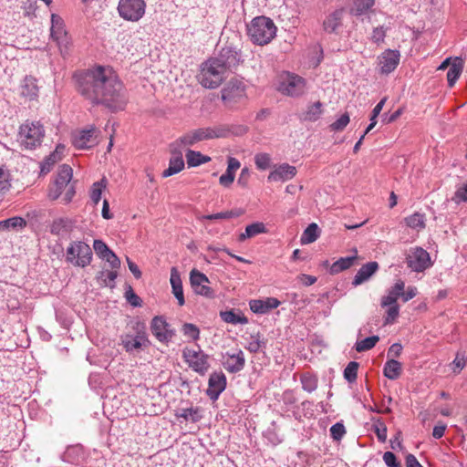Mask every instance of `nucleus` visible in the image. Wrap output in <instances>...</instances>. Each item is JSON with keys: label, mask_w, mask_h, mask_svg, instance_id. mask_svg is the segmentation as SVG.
I'll list each match as a JSON object with an SVG mask.
<instances>
[{"label": "nucleus", "mask_w": 467, "mask_h": 467, "mask_svg": "<svg viewBox=\"0 0 467 467\" xmlns=\"http://www.w3.org/2000/svg\"><path fill=\"white\" fill-rule=\"evenodd\" d=\"M77 89L94 105L111 111L124 109L128 98L123 84L110 69L101 66L74 74Z\"/></svg>", "instance_id": "nucleus-1"}, {"label": "nucleus", "mask_w": 467, "mask_h": 467, "mask_svg": "<svg viewBox=\"0 0 467 467\" xmlns=\"http://www.w3.org/2000/svg\"><path fill=\"white\" fill-rule=\"evenodd\" d=\"M231 130L226 125H216L213 127L198 128L191 130L179 137L172 143L174 147L181 149L193 147L197 143L219 138H226Z\"/></svg>", "instance_id": "nucleus-2"}, {"label": "nucleus", "mask_w": 467, "mask_h": 467, "mask_svg": "<svg viewBox=\"0 0 467 467\" xmlns=\"http://www.w3.org/2000/svg\"><path fill=\"white\" fill-rule=\"evenodd\" d=\"M247 33L254 44L264 46L275 36L276 26L271 18L256 16L247 26Z\"/></svg>", "instance_id": "nucleus-3"}, {"label": "nucleus", "mask_w": 467, "mask_h": 467, "mask_svg": "<svg viewBox=\"0 0 467 467\" xmlns=\"http://www.w3.org/2000/svg\"><path fill=\"white\" fill-rule=\"evenodd\" d=\"M45 137V130L39 121H26L19 128L18 142L25 150L39 147Z\"/></svg>", "instance_id": "nucleus-4"}, {"label": "nucleus", "mask_w": 467, "mask_h": 467, "mask_svg": "<svg viewBox=\"0 0 467 467\" xmlns=\"http://www.w3.org/2000/svg\"><path fill=\"white\" fill-rule=\"evenodd\" d=\"M227 73L213 57H210L201 66L199 81L206 88H216L226 78Z\"/></svg>", "instance_id": "nucleus-5"}, {"label": "nucleus", "mask_w": 467, "mask_h": 467, "mask_svg": "<svg viewBox=\"0 0 467 467\" xmlns=\"http://www.w3.org/2000/svg\"><path fill=\"white\" fill-rule=\"evenodd\" d=\"M133 329L134 334L126 333L120 336L121 345L128 353L139 351L150 344L144 323L136 322Z\"/></svg>", "instance_id": "nucleus-6"}, {"label": "nucleus", "mask_w": 467, "mask_h": 467, "mask_svg": "<svg viewBox=\"0 0 467 467\" xmlns=\"http://www.w3.org/2000/svg\"><path fill=\"white\" fill-rule=\"evenodd\" d=\"M92 250L82 241H74L67 248L66 260L67 263L78 267H86L92 261Z\"/></svg>", "instance_id": "nucleus-7"}, {"label": "nucleus", "mask_w": 467, "mask_h": 467, "mask_svg": "<svg viewBox=\"0 0 467 467\" xmlns=\"http://www.w3.org/2000/svg\"><path fill=\"white\" fill-rule=\"evenodd\" d=\"M182 358L189 368L200 375H205L210 368V357L201 349L199 345H197V349L184 348Z\"/></svg>", "instance_id": "nucleus-8"}, {"label": "nucleus", "mask_w": 467, "mask_h": 467, "mask_svg": "<svg viewBox=\"0 0 467 467\" xmlns=\"http://www.w3.org/2000/svg\"><path fill=\"white\" fill-rule=\"evenodd\" d=\"M50 36L56 42L62 56L68 54L72 41L66 30L64 20L56 14L51 15Z\"/></svg>", "instance_id": "nucleus-9"}, {"label": "nucleus", "mask_w": 467, "mask_h": 467, "mask_svg": "<svg viewBox=\"0 0 467 467\" xmlns=\"http://www.w3.org/2000/svg\"><path fill=\"white\" fill-rule=\"evenodd\" d=\"M146 3L144 0H119L118 12L119 16L130 22H138L145 14Z\"/></svg>", "instance_id": "nucleus-10"}, {"label": "nucleus", "mask_w": 467, "mask_h": 467, "mask_svg": "<svg viewBox=\"0 0 467 467\" xmlns=\"http://www.w3.org/2000/svg\"><path fill=\"white\" fill-rule=\"evenodd\" d=\"M407 266L414 272H423L431 265L430 254L421 247L416 246L406 254Z\"/></svg>", "instance_id": "nucleus-11"}, {"label": "nucleus", "mask_w": 467, "mask_h": 467, "mask_svg": "<svg viewBox=\"0 0 467 467\" xmlns=\"http://www.w3.org/2000/svg\"><path fill=\"white\" fill-rule=\"evenodd\" d=\"M244 97L245 85L237 78H232L222 89V99L229 107H232Z\"/></svg>", "instance_id": "nucleus-12"}, {"label": "nucleus", "mask_w": 467, "mask_h": 467, "mask_svg": "<svg viewBox=\"0 0 467 467\" xmlns=\"http://www.w3.org/2000/svg\"><path fill=\"white\" fill-rule=\"evenodd\" d=\"M279 90L287 96L299 97L306 92V82L302 77L287 74L280 82Z\"/></svg>", "instance_id": "nucleus-13"}, {"label": "nucleus", "mask_w": 467, "mask_h": 467, "mask_svg": "<svg viewBox=\"0 0 467 467\" xmlns=\"http://www.w3.org/2000/svg\"><path fill=\"white\" fill-rule=\"evenodd\" d=\"M73 176L72 168L64 164L59 168L54 183L49 187L48 197L57 200L68 186Z\"/></svg>", "instance_id": "nucleus-14"}, {"label": "nucleus", "mask_w": 467, "mask_h": 467, "mask_svg": "<svg viewBox=\"0 0 467 467\" xmlns=\"http://www.w3.org/2000/svg\"><path fill=\"white\" fill-rule=\"evenodd\" d=\"M190 284L195 294L207 298H213L215 296L214 290L209 286V278L197 269H192L190 272Z\"/></svg>", "instance_id": "nucleus-15"}, {"label": "nucleus", "mask_w": 467, "mask_h": 467, "mask_svg": "<svg viewBox=\"0 0 467 467\" xmlns=\"http://www.w3.org/2000/svg\"><path fill=\"white\" fill-rule=\"evenodd\" d=\"M98 133L96 127L90 125L88 129L76 131L72 137V143L79 150L89 149L98 143Z\"/></svg>", "instance_id": "nucleus-16"}, {"label": "nucleus", "mask_w": 467, "mask_h": 467, "mask_svg": "<svg viewBox=\"0 0 467 467\" xmlns=\"http://www.w3.org/2000/svg\"><path fill=\"white\" fill-rule=\"evenodd\" d=\"M215 59L227 72L232 71L241 62L240 51L233 47H223L216 57Z\"/></svg>", "instance_id": "nucleus-17"}, {"label": "nucleus", "mask_w": 467, "mask_h": 467, "mask_svg": "<svg viewBox=\"0 0 467 467\" xmlns=\"http://www.w3.org/2000/svg\"><path fill=\"white\" fill-rule=\"evenodd\" d=\"M150 330L153 336L162 343L171 341L174 336V331L170 328V325L163 317H155L152 318Z\"/></svg>", "instance_id": "nucleus-18"}, {"label": "nucleus", "mask_w": 467, "mask_h": 467, "mask_svg": "<svg viewBox=\"0 0 467 467\" xmlns=\"http://www.w3.org/2000/svg\"><path fill=\"white\" fill-rule=\"evenodd\" d=\"M400 53L398 50L387 49L379 57V66L381 74L388 75L398 67Z\"/></svg>", "instance_id": "nucleus-19"}, {"label": "nucleus", "mask_w": 467, "mask_h": 467, "mask_svg": "<svg viewBox=\"0 0 467 467\" xmlns=\"http://www.w3.org/2000/svg\"><path fill=\"white\" fill-rule=\"evenodd\" d=\"M226 377L223 372H213L208 380L207 396L213 401L217 400L220 394L226 388Z\"/></svg>", "instance_id": "nucleus-20"}, {"label": "nucleus", "mask_w": 467, "mask_h": 467, "mask_svg": "<svg viewBox=\"0 0 467 467\" xmlns=\"http://www.w3.org/2000/svg\"><path fill=\"white\" fill-rule=\"evenodd\" d=\"M170 151L171 158L169 161V167L162 171V177L167 178L174 174L179 173L184 168V161L182 158V150L177 147H174L173 143L170 144Z\"/></svg>", "instance_id": "nucleus-21"}, {"label": "nucleus", "mask_w": 467, "mask_h": 467, "mask_svg": "<svg viewBox=\"0 0 467 467\" xmlns=\"http://www.w3.org/2000/svg\"><path fill=\"white\" fill-rule=\"evenodd\" d=\"M296 168L288 163L280 164L269 173L267 179L269 182H286L296 175Z\"/></svg>", "instance_id": "nucleus-22"}, {"label": "nucleus", "mask_w": 467, "mask_h": 467, "mask_svg": "<svg viewBox=\"0 0 467 467\" xmlns=\"http://www.w3.org/2000/svg\"><path fill=\"white\" fill-rule=\"evenodd\" d=\"M281 302L275 297H266L265 299H252L249 301V306L254 314L265 315L272 309L277 308Z\"/></svg>", "instance_id": "nucleus-23"}, {"label": "nucleus", "mask_w": 467, "mask_h": 467, "mask_svg": "<svg viewBox=\"0 0 467 467\" xmlns=\"http://www.w3.org/2000/svg\"><path fill=\"white\" fill-rule=\"evenodd\" d=\"M224 368L230 373H237L241 371L245 365V358L244 352L239 349L236 353L227 352L223 361Z\"/></svg>", "instance_id": "nucleus-24"}, {"label": "nucleus", "mask_w": 467, "mask_h": 467, "mask_svg": "<svg viewBox=\"0 0 467 467\" xmlns=\"http://www.w3.org/2000/svg\"><path fill=\"white\" fill-rule=\"evenodd\" d=\"M379 268V265L376 261H371L363 265L354 276L352 285L358 286L367 282L374 274H376Z\"/></svg>", "instance_id": "nucleus-25"}, {"label": "nucleus", "mask_w": 467, "mask_h": 467, "mask_svg": "<svg viewBox=\"0 0 467 467\" xmlns=\"http://www.w3.org/2000/svg\"><path fill=\"white\" fill-rule=\"evenodd\" d=\"M170 283L172 289V294L178 301L179 306H183L185 304L184 295H183V287L182 281L181 278V275L176 267H171V277Z\"/></svg>", "instance_id": "nucleus-26"}, {"label": "nucleus", "mask_w": 467, "mask_h": 467, "mask_svg": "<svg viewBox=\"0 0 467 467\" xmlns=\"http://www.w3.org/2000/svg\"><path fill=\"white\" fill-rule=\"evenodd\" d=\"M405 283L402 280H398L394 285L388 289L387 295L381 297L380 306L386 307L389 305L398 304V298L403 294Z\"/></svg>", "instance_id": "nucleus-27"}, {"label": "nucleus", "mask_w": 467, "mask_h": 467, "mask_svg": "<svg viewBox=\"0 0 467 467\" xmlns=\"http://www.w3.org/2000/svg\"><path fill=\"white\" fill-rule=\"evenodd\" d=\"M227 169L225 173L222 174L219 178V182L223 187H229L234 181L235 171L240 168V161L234 158L229 157L227 161Z\"/></svg>", "instance_id": "nucleus-28"}, {"label": "nucleus", "mask_w": 467, "mask_h": 467, "mask_svg": "<svg viewBox=\"0 0 467 467\" xmlns=\"http://www.w3.org/2000/svg\"><path fill=\"white\" fill-rule=\"evenodd\" d=\"M75 223L67 217L57 218L53 221L50 226V232L52 234L62 236L67 233H70L74 228Z\"/></svg>", "instance_id": "nucleus-29"}, {"label": "nucleus", "mask_w": 467, "mask_h": 467, "mask_svg": "<svg viewBox=\"0 0 467 467\" xmlns=\"http://www.w3.org/2000/svg\"><path fill=\"white\" fill-rule=\"evenodd\" d=\"M21 95L29 100L38 97V86L36 79L32 76H26L21 84Z\"/></svg>", "instance_id": "nucleus-30"}, {"label": "nucleus", "mask_w": 467, "mask_h": 467, "mask_svg": "<svg viewBox=\"0 0 467 467\" xmlns=\"http://www.w3.org/2000/svg\"><path fill=\"white\" fill-rule=\"evenodd\" d=\"M220 317L223 322L233 325H245L249 322L248 318L240 310L236 312L234 309L221 311Z\"/></svg>", "instance_id": "nucleus-31"}, {"label": "nucleus", "mask_w": 467, "mask_h": 467, "mask_svg": "<svg viewBox=\"0 0 467 467\" xmlns=\"http://www.w3.org/2000/svg\"><path fill=\"white\" fill-rule=\"evenodd\" d=\"M463 69V61L460 57H455L447 72V81L450 88H452L459 79Z\"/></svg>", "instance_id": "nucleus-32"}, {"label": "nucleus", "mask_w": 467, "mask_h": 467, "mask_svg": "<svg viewBox=\"0 0 467 467\" xmlns=\"http://www.w3.org/2000/svg\"><path fill=\"white\" fill-rule=\"evenodd\" d=\"M402 372V365L396 359L388 360L383 367V375L391 380L397 379Z\"/></svg>", "instance_id": "nucleus-33"}, {"label": "nucleus", "mask_w": 467, "mask_h": 467, "mask_svg": "<svg viewBox=\"0 0 467 467\" xmlns=\"http://www.w3.org/2000/svg\"><path fill=\"white\" fill-rule=\"evenodd\" d=\"M266 232L267 229L264 223L255 222L245 227L244 233L239 235V241H244L245 239L253 238L258 234H265Z\"/></svg>", "instance_id": "nucleus-34"}, {"label": "nucleus", "mask_w": 467, "mask_h": 467, "mask_svg": "<svg viewBox=\"0 0 467 467\" xmlns=\"http://www.w3.org/2000/svg\"><path fill=\"white\" fill-rule=\"evenodd\" d=\"M342 12L335 11L326 17L323 26L324 29L327 33H335L337 29L341 26Z\"/></svg>", "instance_id": "nucleus-35"}, {"label": "nucleus", "mask_w": 467, "mask_h": 467, "mask_svg": "<svg viewBox=\"0 0 467 467\" xmlns=\"http://www.w3.org/2000/svg\"><path fill=\"white\" fill-rule=\"evenodd\" d=\"M186 161L189 167H197L209 162L211 158L202 154L200 151L188 149L186 151Z\"/></svg>", "instance_id": "nucleus-36"}, {"label": "nucleus", "mask_w": 467, "mask_h": 467, "mask_svg": "<svg viewBox=\"0 0 467 467\" xmlns=\"http://www.w3.org/2000/svg\"><path fill=\"white\" fill-rule=\"evenodd\" d=\"M175 416L179 418H182L185 420H191L192 422H198L202 418L199 408H182L179 409L176 411Z\"/></svg>", "instance_id": "nucleus-37"}, {"label": "nucleus", "mask_w": 467, "mask_h": 467, "mask_svg": "<svg viewBox=\"0 0 467 467\" xmlns=\"http://www.w3.org/2000/svg\"><path fill=\"white\" fill-rule=\"evenodd\" d=\"M356 259H357V255L339 258L338 260L334 262L332 264V265L330 266V270H329L330 274L336 275L344 270L350 268L353 265Z\"/></svg>", "instance_id": "nucleus-38"}, {"label": "nucleus", "mask_w": 467, "mask_h": 467, "mask_svg": "<svg viewBox=\"0 0 467 467\" xmlns=\"http://www.w3.org/2000/svg\"><path fill=\"white\" fill-rule=\"evenodd\" d=\"M26 225V221L20 216H14L6 220L0 221V231L22 229Z\"/></svg>", "instance_id": "nucleus-39"}, {"label": "nucleus", "mask_w": 467, "mask_h": 467, "mask_svg": "<svg viewBox=\"0 0 467 467\" xmlns=\"http://www.w3.org/2000/svg\"><path fill=\"white\" fill-rule=\"evenodd\" d=\"M319 237V228L317 223H310L303 232L300 242L303 244H307L315 242Z\"/></svg>", "instance_id": "nucleus-40"}, {"label": "nucleus", "mask_w": 467, "mask_h": 467, "mask_svg": "<svg viewBox=\"0 0 467 467\" xmlns=\"http://www.w3.org/2000/svg\"><path fill=\"white\" fill-rule=\"evenodd\" d=\"M407 226L415 230H422L425 228V215L420 213H414L413 214L405 218Z\"/></svg>", "instance_id": "nucleus-41"}, {"label": "nucleus", "mask_w": 467, "mask_h": 467, "mask_svg": "<svg viewBox=\"0 0 467 467\" xmlns=\"http://www.w3.org/2000/svg\"><path fill=\"white\" fill-rule=\"evenodd\" d=\"M243 213H244V212L241 209H237V210L220 212L217 213L203 215L202 219L209 220V221L226 220V219H231V218H234V217H239Z\"/></svg>", "instance_id": "nucleus-42"}, {"label": "nucleus", "mask_w": 467, "mask_h": 467, "mask_svg": "<svg viewBox=\"0 0 467 467\" xmlns=\"http://www.w3.org/2000/svg\"><path fill=\"white\" fill-rule=\"evenodd\" d=\"M11 188V175L5 165H0V194L6 193Z\"/></svg>", "instance_id": "nucleus-43"}, {"label": "nucleus", "mask_w": 467, "mask_h": 467, "mask_svg": "<svg viewBox=\"0 0 467 467\" xmlns=\"http://www.w3.org/2000/svg\"><path fill=\"white\" fill-rule=\"evenodd\" d=\"M322 103L320 101H317L310 105L304 115V119L307 121H316L317 120L322 114Z\"/></svg>", "instance_id": "nucleus-44"}, {"label": "nucleus", "mask_w": 467, "mask_h": 467, "mask_svg": "<svg viewBox=\"0 0 467 467\" xmlns=\"http://www.w3.org/2000/svg\"><path fill=\"white\" fill-rule=\"evenodd\" d=\"M264 437L266 439L268 443H270L273 446H277L283 441V438L278 433L276 428H275V422H272V426L269 427L265 432Z\"/></svg>", "instance_id": "nucleus-45"}, {"label": "nucleus", "mask_w": 467, "mask_h": 467, "mask_svg": "<svg viewBox=\"0 0 467 467\" xmlns=\"http://www.w3.org/2000/svg\"><path fill=\"white\" fill-rule=\"evenodd\" d=\"M379 341V336H371L364 338L363 340L357 341L355 344V348L358 352H364L369 350L375 347V345Z\"/></svg>", "instance_id": "nucleus-46"}, {"label": "nucleus", "mask_w": 467, "mask_h": 467, "mask_svg": "<svg viewBox=\"0 0 467 467\" xmlns=\"http://www.w3.org/2000/svg\"><path fill=\"white\" fill-rule=\"evenodd\" d=\"M374 4L375 0H354L351 12L356 16H360L370 9Z\"/></svg>", "instance_id": "nucleus-47"}, {"label": "nucleus", "mask_w": 467, "mask_h": 467, "mask_svg": "<svg viewBox=\"0 0 467 467\" xmlns=\"http://www.w3.org/2000/svg\"><path fill=\"white\" fill-rule=\"evenodd\" d=\"M301 384L304 390L313 392L317 388V378L310 373H305L301 376Z\"/></svg>", "instance_id": "nucleus-48"}, {"label": "nucleus", "mask_w": 467, "mask_h": 467, "mask_svg": "<svg viewBox=\"0 0 467 467\" xmlns=\"http://www.w3.org/2000/svg\"><path fill=\"white\" fill-rule=\"evenodd\" d=\"M118 274L116 271H101L98 275V279L101 285L109 287L115 286V279L117 278Z\"/></svg>", "instance_id": "nucleus-49"}, {"label": "nucleus", "mask_w": 467, "mask_h": 467, "mask_svg": "<svg viewBox=\"0 0 467 467\" xmlns=\"http://www.w3.org/2000/svg\"><path fill=\"white\" fill-rule=\"evenodd\" d=\"M59 160L60 158L57 151L50 153L40 164L41 173H48Z\"/></svg>", "instance_id": "nucleus-50"}, {"label": "nucleus", "mask_w": 467, "mask_h": 467, "mask_svg": "<svg viewBox=\"0 0 467 467\" xmlns=\"http://www.w3.org/2000/svg\"><path fill=\"white\" fill-rule=\"evenodd\" d=\"M106 188V182L104 179L96 182L92 184L90 191V199L95 204H98L101 199L103 189Z\"/></svg>", "instance_id": "nucleus-51"}, {"label": "nucleus", "mask_w": 467, "mask_h": 467, "mask_svg": "<svg viewBox=\"0 0 467 467\" xmlns=\"http://www.w3.org/2000/svg\"><path fill=\"white\" fill-rule=\"evenodd\" d=\"M359 364L357 361H350L344 369V378L349 382H355L358 378Z\"/></svg>", "instance_id": "nucleus-52"}, {"label": "nucleus", "mask_w": 467, "mask_h": 467, "mask_svg": "<svg viewBox=\"0 0 467 467\" xmlns=\"http://www.w3.org/2000/svg\"><path fill=\"white\" fill-rule=\"evenodd\" d=\"M386 315L384 317V325L393 324L400 315V306L398 304L386 306Z\"/></svg>", "instance_id": "nucleus-53"}, {"label": "nucleus", "mask_w": 467, "mask_h": 467, "mask_svg": "<svg viewBox=\"0 0 467 467\" xmlns=\"http://www.w3.org/2000/svg\"><path fill=\"white\" fill-rule=\"evenodd\" d=\"M182 331L185 337H190L192 340L196 341L200 337V329L192 323H185L182 327Z\"/></svg>", "instance_id": "nucleus-54"}, {"label": "nucleus", "mask_w": 467, "mask_h": 467, "mask_svg": "<svg viewBox=\"0 0 467 467\" xmlns=\"http://www.w3.org/2000/svg\"><path fill=\"white\" fill-rule=\"evenodd\" d=\"M254 163L258 170L265 171L270 167L271 157L268 153H257L254 156Z\"/></svg>", "instance_id": "nucleus-55"}, {"label": "nucleus", "mask_w": 467, "mask_h": 467, "mask_svg": "<svg viewBox=\"0 0 467 467\" xmlns=\"http://www.w3.org/2000/svg\"><path fill=\"white\" fill-rule=\"evenodd\" d=\"M125 298L127 302L133 307H139L142 305L141 298L136 295V293L133 291L132 287L130 285L128 286V288L125 291Z\"/></svg>", "instance_id": "nucleus-56"}, {"label": "nucleus", "mask_w": 467, "mask_h": 467, "mask_svg": "<svg viewBox=\"0 0 467 467\" xmlns=\"http://www.w3.org/2000/svg\"><path fill=\"white\" fill-rule=\"evenodd\" d=\"M265 343L260 339V335H251L246 349L251 353H257Z\"/></svg>", "instance_id": "nucleus-57"}, {"label": "nucleus", "mask_w": 467, "mask_h": 467, "mask_svg": "<svg viewBox=\"0 0 467 467\" xmlns=\"http://www.w3.org/2000/svg\"><path fill=\"white\" fill-rule=\"evenodd\" d=\"M349 120V115L345 113L341 115L336 121L331 123L329 128L333 131H341L348 126Z\"/></svg>", "instance_id": "nucleus-58"}, {"label": "nucleus", "mask_w": 467, "mask_h": 467, "mask_svg": "<svg viewBox=\"0 0 467 467\" xmlns=\"http://www.w3.org/2000/svg\"><path fill=\"white\" fill-rule=\"evenodd\" d=\"M346 434V428L342 422H337L330 427V435L334 441H340Z\"/></svg>", "instance_id": "nucleus-59"}, {"label": "nucleus", "mask_w": 467, "mask_h": 467, "mask_svg": "<svg viewBox=\"0 0 467 467\" xmlns=\"http://www.w3.org/2000/svg\"><path fill=\"white\" fill-rule=\"evenodd\" d=\"M373 429L378 440L380 442H385L387 440V427L385 423L379 420L377 422L374 423Z\"/></svg>", "instance_id": "nucleus-60"}, {"label": "nucleus", "mask_w": 467, "mask_h": 467, "mask_svg": "<svg viewBox=\"0 0 467 467\" xmlns=\"http://www.w3.org/2000/svg\"><path fill=\"white\" fill-rule=\"evenodd\" d=\"M387 31H388V27H385L384 26H379L374 27L372 34H371L372 42H374L376 44L384 42Z\"/></svg>", "instance_id": "nucleus-61"}, {"label": "nucleus", "mask_w": 467, "mask_h": 467, "mask_svg": "<svg viewBox=\"0 0 467 467\" xmlns=\"http://www.w3.org/2000/svg\"><path fill=\"white\" fill-rule=\"evenodd\" d=\"M93 249L97 255L101 259L111 251L102 240H94Z\"/></svg>", "instance_id": "nucleus-62"}, {"label": "nucleus", "mask_w": 467, "mask_h": 467, "mask_svg": "<svg viewBox=\"0 0 467 467\" xmlns=\"http://www.w3.org/2000/svg\"><path fill=\"white\" fill-rule=\"evenodd\" d=\"M453 372L460 373L466 366V358L464 353H457L454 360L452 361Z\"/></svg>", "instance_id": "nucleus-63"}, {"label": "nucleus", "mask_w": 467, "mask_h": 467, "mask_svg": "<svg viewBox=\"0 0 467 467\" xmlns=\"http://www.w3.org/2000/svg\"><path fill=\"white\" fill-rule=\"evenodd\" d=\"M452 200L455 202H467V182L456 190Z\"/></svg>", "instance_id": "nucleus-64"}]
</instances>
